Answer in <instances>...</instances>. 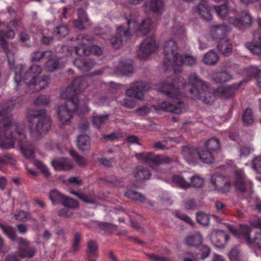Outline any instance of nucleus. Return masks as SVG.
Segmentation results:
<instances>
[{"label": "nucleus", "instance_id": "nucleus-1", "mask_svg": "<svg viewBox=\"0 0 261 261\" xmlns=\"http://www.w3.org/2000/svg\"><path fill=\"white\" fill-rule=\"evenodd\" d=\"M188 83L185 84L180 78L175 79L173 82L168 80L158 85V89L170 98V101H162L158 103L160 109L179 114L185 111V104L179 100L184 92L182 90H188L187 96L191 98H201L200 90L206 85L195 72L191 73L188 76Z\"/></svg>", "mask_w": 261, "mask_h": 261}, {"label": "nucleus", "instance_id": "nucleus-2", "mask_svg": "<svg viewBox=\"0 0 261 261\" xmlns=\"http://www.w3.org/2000/svg\"><path fill=\"white\" fill-rule=\"evenodd\" d=\"M8 107L0 111V148L8 149L13 148L15 141L12 132V116L9 114Z\"/></svg>", "mask_w": 261, "mask_h": 261}, {"label": "nucleus", "instance_id": "nucleus-3", "mask_svg": "<svg viewBox=\"0 0 261 261\" xmlns=\"http://www.w3.org/2000/svg\"><path fill=\"white\" fill-rule=\"evenodd\" d=\"M27 117L30 123L36 118L38 120L34 126H30L33 135L39 137L46 134L49 130L51 122L50 117L44 110L30 109L28 111Z\"/></svg>", "mask_w": 261, "mask_h": 261}, {"label": "nucleus", "instance_id": "nucleus-4", "mask_svg": "<svg viewBox=\"0 0 261 261\" xmlns=\"http://www.w3.org/2000/svg\"><path fill=\"white\" fill-rule=\"evenodd\" d=\"M66 102L59 106L57 113L59 120L63 124H69L72 118V112L74 111H88L86 106L78 105L79 100L75 98L64 99Z\"/></svg>", "mask_w": 261, "mask_h": 261}, {"label": "nucleus", "instance_id": "nucleus-5", "mask_svg": "<svg viewBox=\"0 0 261 261\" xmlns=\"http://www.w3.org/2000/svg\"><path fill=\"white\" fill-rule=\"evenodd\" d=\"M241 83H240L237 86L233 85L232 86L221 87L216 91L210 88L206 84L200 90L201 98L193 99L194 100L199 99L206 104H212L217 97L224 98L230 97L232 92L240 87Z\"/></svg>", "mask_w": 261, "mask_h": 261}, {"label": "nucleus", "instance_id": "nucleus-6", "mask_svg": "<svg viewBox=\"0 0 261 261\" xmlns=\"http://www.w3.org/2000/svg\"><path fill=\"white\" fill-rule=\"evenodd\" d=\"M41 72L40 66L37 65H32L29 72L26 74L27 79H31L29 82H25V83L29 86L32 87V91H39L45 88L49 83V78L47 76H38Z\"/></svg>", "mask_w": 261, "mask_h": 261}, {"label": "nucleus", "instance_id": "nucleus-7", "mask_svg": "<svg viewBox=\"0 0 261 261\" xmlns=\"http://www.w3.org/2000/svg\"><path fill=\"white\" fill-rule=\"evenodd\" d=\"M135 14H132L127 18L128 30L130 35L136 33L139 36L147 34L150 30L151 20L149 18L141 19Z\"/></svg>", "mask_w": 261, "mask_h": 261}, {"label": "nucleus", "instance_id": "nucleus-8", "mask_svg": "<svg viewBox=\"0 0 261 261\" xmlns=\"http://www.w3.org/2000/svg\"><path fill=\"white\" fill-rule=\"evenodd\" d=\"M93 38L92 36L85 34L79 35L76 37L78 41V46L72 47L64 45L62 49L65 53L66 56L71 55L75 53L79 56H88L90 55V50L88 48V46L91 44Z\"/></svg>", "mask_w": 261, "mask_h": 261}, {"label": "nucleus", "instance_id": "nucleus-9", "mask_svg": "<svg viewBox=\"0 0 261 261\" xmlns=\"http://www.w3.org/2000/svg\"><path fill=\"white\" fill-rule=\"evenodd\" d=\"M163 54L164 55L163 65L168 69L180 55L179 48L174 40L170 39L165 42L163 46Z\"/></svg>", "mask_w": 261, "mask_h": 261}, {"label": "nucleus", "instance_id": "nucleus-10", "mask_svg": "<svg viewBox=\"0 0 261 261\" xmlns=\"http://www.w3.org/2000/svg\"><path fill=\"white\" fill-rule=\"evenodd\" d=\"M225 226L234 236L239 238L242 237L248 244L255 242L261 248V229L260 230V233H257L255 238L251 239L250 237L251 228L246 225H241L240 227L239 231L228 224H225Z\"/></svg>", "mask_w": 261, "mask_h": 261}, {"label": "nucleus", "instance_id": "nucleus-11", "mask_svg": "<svg viewBox=\"0 0 261 261\" xmlns=\"http://www.w3.org/2000/svg\"><path fill=\"white\" fill-rule=\"evenodd\" d=\"M88 87V84L85 77H77L72 83L71 86L62 93L61 97L63 99L70 98L77 99L76 97L73 96V94L83 92Z\"/></svg>", "mask_w": 261, "mask_h": 261}, {"label": "nucleus", "instance_id": "nucleus-12", "mask_svg": "<svg viewBox=\"0 0 261 261\" xmlns=\"http://www.w3.org/2000/svg\"><path fill=\"white\" fill-rule=\"evenodd\" d=\"M135 156L138 160L148 164L151 167L170 161L168 157L155 155L151 152L136 153Z\"/></svg>", "mask_w": 261, "mask_h": 261}, {"label": "nucleus", "instance_id": "nucleus-13", "mask_svg": "<svg viewBox=\"0 0 261 261\" xmlns=\"http://www.w3.org/2000/svg\"><path fill=\"white\" fill-rule=\"evenodd\" d=\"M150 88L148 84L143 81H137L133 83L129 88L125 90V95L133 96V97L140 100H143L144 93Z\"/></svg>", "mask_w": 261, "mask_h": 261}, {"label": "nucleus", "instance_id": "nucleus-14", "mask_svg": "<svg viewBox=\"0 0 261 261\" xmlns=\"http://www.w3.org/2000/svg\"><path fill=\"white\" fill-rule=\"evenodd\" d=\"M228 21L230 24L242 30L251 26L253 23V18L249 12L245 10L240 12L239 18L231 16L229 18Z\"/></svg>", "mask_w": 261, "mask_h": 261}, {"label": "nucleus", "instance_id": "nucleus-15", "mask_svg": "<svg viewBox=\"0 0 261 261\" xmlns=\"http://www.w3.org/2000/svg\"><path fill=\"white\" fill-rule=\"evenodd\" d=\"M156 48L157 45L154 37H148L141 44L138 55L142 59H147Z\"/></svg>", "mask_w": 261, "mask_h": 261}, {"label": "nucleus", "instance_id": "nucleus-16", "mask_svg": "<svg viewBox=\"0 0 261 261\" xmlns=\"http://www.w3.org/2000/svg\"><path fill=\"white\" fill-rule=\"evenodd\" d=\"M258 30L253 34V38L251 43L246 44V47L252 53L256 54H261V18L258 17L257 19Z\"/></svg>", "mask_w": 261, "mask_h": 261}, {"label": "nucleus", "instance_id": "nucleus-17", "mask_svg": "<svg viewBox=\"0 0 261 261\" xmlns=\"http://www.w3.org/2000/svg\"><path fill=\"white\" fill-rule=\"evenodd\" d=\"M196 63V59L193 56L185 55H181L178 57V58L173 61V64L170 67H173L175 72H178L181 70V67L185 65L186 66H192Z\"/></svg>", "mask_w": 261, "mask_h": 261}, {"label": "nucleus", "instance_id": "nucleus-18", "mask_svg": "<svg viewBox=\"0 0 261 261\" xmlns=\"http://www.w3.org/2000/svg\"><path fill=\"white\" fill-rule=\"evenodd\" d=\"M17 245H19L17 256L22 257L32 258L36 253L35 249L30 247L29 242L23 238H17Z\"/></svg>", "mask_w": 261, "mask_h": 261}, {"label": "nucleus", "instance_id": "nucleus-19", "mask_svg": "<svg viewBox=\"0 0 261 261\" xmlns=\"http://www.w3.org/2000/svg\"><path fill=\"white\" fill-rule=\"evenodd\" d=\"M234 186L237 190L242 192H245L247 188H250L252 187V182L246 178L242 170L236 171Z\"/></svg>", "mask_w": 261, "mask_h": 261}, {"label": "nucleus", "instance_id": "nucleus-20", "mask_svg": "<svg viewBox=\"0 0 261 261\" xmlns=\"http://www.w3.org/2000/svg\"><path fill=\"white\" fill-rule=\"evenodd\" d=\"M19 142V147L22 154L27 158L31 159L34 157L33 147L28 146L29 145L25 139L23 132L17 131V142Z\"/></svg>", "mask_w": 261, "mask_h": 261}, {"label": "nucleus", "instance_id": "nucleus-21", "mask_svg": "<svg viewBox=\"0 0 261 261\" xmlns=\"http://www.w3.org/2000/svg\"><path fill=\"white\" fill-rule=\"evenodd\" d=\"M228 240V237L222 230H218L212 233V242L218 248H224Z\"/></svg>", "mask_w": 261, "mask_h": 261}, {"label": "nucleus", "instance_id": "nucleus-22", "mask_svg": "<svg viewBox=\"0 0 261 261\" xmlns=\"http://www.w3.org/2000/svg\"><path fill=\"white\" fill-rule=\"evenodd\" d=\"M230 28L224 24L215 25L212 27L210 31V35L214 40H221L224 38V36L228 32Z\"/></svg>", "mask_w": 261, "mask_h": 261}, {"label": "nucleus", "instance_id": "nucleus-23", "mask_svg": "<svg viewBox=\"0 0 261 261\" xmlns=\"http://www.w3.org/2000/svg\"><path fill=\"white\" fill-rule=\"evenodd\" d=\"M117 34L119 37H113L111 39V43L112 46L115 49L120 48L122 46V36L128 37L130 35L128 30H125L123 26H119L117 29Z\"/></svg>", "mask_w": 261, "mask_h": 261}, {"label": "nucleus", "instance_id": "nucleus-24", "mask_svg": "<svg viewBox=\"0 0 261 261\" xmlns=\"http://www.w3.org/2000/svg\"><path fill=\"white\" fill-rule=\"evenodd\" d=\"M164 8L165 5L162 0H149L144 3V9L147 12L162 13Z\"/></svg>", "mask_w": 261, "mask_h": 261}, {"label": "nucleus", "instance_id": "nucleus-25", "mask_svg": "<svg viewBox=\"0 0 261 261\" xmlns=\"http://www.w3.org/2000/svg\"><path fill=\"white\" fill-rule=\"evenodd\" d=\"M51 165L57 171L68 170L72 169L73 167L71 162L65 158L54 160L51 162Z\"/></svg>", "mask_w": 261, "mask_h": 261}, {"label": "nucleus", "instance_id": "nucleus-26", "mask_svg": "<svg viewBox=\"0 0 261 261\" xmlns=\"http://www.w3.org/2000/svg\"><path fill=\"white\" fill-rule=\"evenodd\" d=\"M211 182L214 186L215 190L218 192L224 193L228 192L230 190V185L229 183L226 182L224 184L223 187H221L223 182H222V178L220 176H212Z\"/></svg>", "mask_w": 261, "mask_h": 261}, {"label": "nucleus", "instance_id": "nucleus-27", "mask_svg": "<svg viewBox=\"0 0 261 261\" xmlns=\"http://www.w3.org/2000/svg\"><path fill=\"white\" fill-rule=\"evenodd\" d=\"M151 173L149 170L143 167L138 166L134 173V177L138 182H141L150 179Z\"/></svg>", "mask_w": 261, "mask_h": 261}, {"label": "nucleus", "instance_id": "nucleus-28", "mask_svg": "<svg viewBox=\"0 0 261 261\" xmlns=\"http://www.w3.org/2000/svg\"><path fill=\"white\" fill-rule=\"evenodd\" d=\"M14 36V31L10 28H7L5 30H0V43L2 47L5 50L8 49V45L6 39L13 38Z\"/></svg>", "mask_w": 261, "mask_h": 261}, {"label": "nucleus", "instance_id": "nucleus-29", "mask_svg": "<svg viewBox=\"0 0 261 261\" xmlns=\"http://www.w3.org/2000/svg\"><path fill=\"white\" fill-rule=\"evenodd\" d=\"M73 64L82 72L88 71L94 66V62L91 60L77 58L73 61Z\"/></svg>", "mask_w": 261, "mask_h": 261}, {"label": "nucleus", "instance_id": "nucleus-30", "mask_svg": "<svg viewBox=\"0 0 261 261\" xmlns=\"http://www.w3.org/2000/svg\"><path fill=\"white\" fill-rule=\"evenodd\" d=\"M196 12L198 13L204 20L209 21L212 19L210 7L204 3L199 4L195 8Z\"/></svg>", "mask_w": 261, "mask_h": 261}, {"label": "nucleus", "instance_id": "nucleus-31", "mask_svg": "<svg viewBox=\"0 0 261 261\" xmlns=\"http://www.w3.org/2000/svg\"><path fill=\"white\" fill-rule=\"evenodd\" d=\"M197 152L198 149L192 147L185 146L182 149L184 158L189 163H191L197 159Z\"/></svg>", "mask_w": 261, "mask_h": 261}, {"label": "nucleus", "instance_id": "nucleus-32", "mask_svg": "<svg viewBox=\"0 0 261 261\" xmlns=\"http://www.w3.org/2000/svg\"><path fill=\"white\" fill-rule=\"evenodd\" d=\"M197 158L203 163L206 164L213 163L214 158L212 153L203 148L198 149Z\"/></svg>", "mask_w": 261, "mask_h": 261}, {"label": "nucleus", "instance_id": "nucleus-33", "mask_svg": "<svg viewBox=\"0 0 261 261\" xmlns=\"http://www.w3.org/2000/svg\"><path fill=\"white\" fill-rule=\"evenodd\" d=\"M79 148L82 151L88 150L90 149L91 144L89 137L86 135H81L76 140Z\"/></svg>", "mask_w": 261, "mask_h": 261}, {"label": "nucleus", "instance_id": "nucleus-34", "mask_svg": "<svg viewBox=\"0 0 261 261\" xmlns=\"http://www.w3.org/2000/svg\"><path fill=\"white\" fill-rule=\"evenodd\" d=\"M219 50L225 56H228L231 52V44L226 38H222L218 43Z\"/></svg>", "mask_w": 261, "mask_h": 261}, {"label": "nucleus", "instance_id": "nucleus-35", "mask_svg": "<svg viewBox=\"0 0 261 261\" xmlns=\"http://www.w3.org/2000/svg\"><path fill=\"white\" fill-rule=\"evenodd\" d=\"M77 14L78 19L73 21L74 25L79 29H84V23L88 21L87 15L82 9H79Z\"/></svg>", "mask_w": 261, "mask_h": 261}, {"label": "nucleus", "instance_id": "nucleus-36", "mask_svg": "<svg viewBox=\"0 0 261 261\" xmlns=\"http://www.w3.org/2000/svg\"><path fill=\"white\" fill-rule=\"evenodd\" d=\"M211 77L216 83L226 82L231 79V76L226 72H219L213 73Z\"/></svg>", "mask_w": 261, "mask_h": 261}, {"label": "nucleus", "instance_id": "nucleus-37", "mask_svg": "<svg viewBox=\"0 0 261 261\" xmlns=\"http://www.w3.org/2000/svg\"><path fill=\"white\" fill-rule=\"evenodd\" d=\"M202 237L201 234L197 232L189 236L186 239V244L189 246H197L201 244Z\"/></svg>", "mask_w": 261, "mask_h": 261}, {"label": "nucleus", "instance_id": "nucleus-38", "mask_svg": "<svg viewBox=\"0 0 261 261\" xmlns=\"http://www.w3.org/2000/svg\"><path fill=\"white\" fill-rule=\"evenodd\" d=\"M218 60L219 57L217 54L212 50L205 54L203 62L206 64L213 65L218 62Z\"/></svg>", "mask_w": 261, "mask_h": 261}, {"label": "nucleus", "instance_id": "nucleus-39", "mask_svg": "<svg viewBox=\"0 0 261 261\" xmlns=\"http://www.w3.org/2000/svg\"><path fill=\"white\" fill-rule=\"evenodd\" d=\"M245 72L247 75L255 77L258 87L261 88V70L258 69L256 67L251 66L246 69Z\"/></svg>", "mask_w": 261, "mask_h": 261}, {"label": "nucleus", "instance_id": "nucleus-40", "mask_svg": "<svg viewBox=\"0 0 261 261\" xmlns=\"http://www.w3.org/2000/svg\"><path fill=\"white\" fill-rule=\"evenodd\" d=\"M133 72V67L132 61H128L126 63L122 62L119 64L118 72L120 74L128 75Z\"/></svg>", "mask_w": 261, "mask_h": 261}, {"label": "nucleus", "instance_id": "nucleus-41", "mask_svg": "<svg viewBox=\"0 0 261 261\" xmlns=\"http://www.w3.org/2000/svg\"><path fill=\"white\" fill-rule=\"evenodd\" d=\"M70 193L74 195L80 199L82 201L87 203H94L96 199L94 195L92 193L88 194H78L75 192L70 191Z\"/></svg>", "mask_w": 261, "mask_h": 261}, {"label": "nucleus", "instance_id": "nucleus-42", "mask_svg": "<svg viewBox=\"0 0 261 261\" xmlns=\"http://www.w3.org/2000/svg\"><path fill=\"white\" fill-rule=\"evenodd\" d=\"M172 33L176 38L181 41H184L186 38V32L183 25H174Z\"/></svg>", "mask_w": 261, "mask_h": 261}, {"label": "nucleus", "instance_id": "nucleus-43", "mask_svg": "<svg viewBox=\"0 0 261 261\" xmlns=\"http://www.w3.org/2000/svg\"><path fill=\"white\" fill-rule=\"evenodd\" d=\"M172 182L175 186L183 189H187L191 187V184L189 182L186 181L182 177L178 175L173 176L172 179Z\"/></svg>", "mask_w": 261, "mask_h": 261}, {"label": "nucleus", "instance_id": "nucleus-44", "mask_svg": "<svg viewBox=\"0 0 261 261\" xmlns=\"http://www.w3.org/2000/svg\"><path fill=\"white\" fill-rule=\"evenodd\" d=\"M214 9L218 16L222 19H225L228 15L229 10L226 4L220 6H215Z\"/></svg>", "mask_w": 261, "mask_h": 261}, {"label": "nucleus", "instance_id": "nucleus-45", "mask_svg": "<svg viewBox=\"0 0 261 261\" xmlns=\"http://www.w3.org/2000/svg\"><path fill=\"white\" fill-rule=\"evenodd\" d=\"M51 57L52 53L50 51H35L32 54L31 59L33 61H39L42 59H49Z\"/></svg>", "mask_w": 261, "mask_h": 261}, {"label": "nucleus", "instance_id": "nucleus-46", "mask_svg": "<svg viewBox=\"0 0 261 261\" xmlns=\"http://www.w3.org/2000/svg\"><path fill=\"white\" fill-rule=\"evenodd\" d=\"M9 66L14 69V81L16 83V68H15V55L11 51H7L6 53Z\"/></svg>", "mask_w": 261, "mask_h": 261}, {"label": "nucleus", "instance_id": "nucleus-47", "mask_svg": "<svg viewBox=\"0 0 261 261\" xmlns=\"http://www.w3.org/2000/svg\"><path fill=\"white\" fill-rule=\"evenodd\" d=\"M125 195L133 200L141 202H143L145 200V197L142 194L134 190H127L125 193Z\"/></svg>", "mask_w": 261, "mask_h": 261}, {"label": "nucleus", "instance_id": "nucleus-48", "mask_svg": "<svg viewBox=\"0 0 261 261\" xmlns=\"http://www.w3.org/2000/svg\"><path fill=\"white\" fill-rule=\"evenodd\" d=\"M205 145L206 148L209 149V151H216L220 148V143L218 139L213 138L207 141Z\"/></svg>", "mask_w": 261, "mask_h": 261}, {"label": "nucleus", "instance_id": "nucleus-49", "mask_svg": "<svg viewBox=\"0 0 261 261\" xmlns=\"http://www.w3.org/2000/svg\"><path fill=\"white\" fill-rule=\"evenodd\" d=\"M108 115L94 116L92 119L93 125L95 127L98 128L108 119Z\"/></svg>", "mask_w": 261, "mask_h": 261}, {"label": "nucleus", "instance_id": "nucleus-50", "mask_svg": "<svg viewBox=\"0 0 261 261\" xmlns=\"http://www.w3.org/2000/svg\"><path fill=\"white\" fill-rule=\"evenodd\" d=\"M62 64L55 59L49 60L45 64V67L48 71H53L62 66Z\"/></svg>", "mask_w": 261, "mask_h": 261}, {"label": "nucleus", "instance_id": "nucleus-51", "mask_svg": "<svg viewBox=\"0 0 261 261\" xmlns=\"http://www.w3.org/2000/svg\"><path fill=\"white\" fill-rule=\"evenodd\" d=\"M126 97L120 101V104L128 109H134L136 106V101L132 97L133 96L126 95Z\"/></svg>", "mask_w": 261, "mask_h": 261}, {"label": "nucleus", "instance_id": "nucleus-52", "mask_svg": "<svg viewBox=\"0 0 261 261\" xmlns=\"http://www.w3.org/2000/svg\"><path fill=\"white\" fill-rule=\"evenodd\" d=\"M64 196V195L56 190L51 191L49 193V198L53 204L62 202Z\"/></svg>", "mask_w": 261, "mask_h": 261}, {"label": "nucleus", "instance_id": "nucleus-53", "mask_svg": "<svg viewBox=\"0 0 261 261\" xmlns=\"http://www.w3.org/2000/svg\"><path fill=\"white\" fill-rule=\"evenodd\" d=\"M15 160L8 154L0 155V170H3V167L8 164H13Z\"/></svg>", "mask_w": 261, "mask_h": 261}, {"label": "nucleus", "instance_id": "nucleus-54", "mask_svg": "<svg viewBox=\"0 0 261 261\" xmlns=\"http://www.w3.org/2000/svg\"><path fill=\"white\" fill-rule=\"evenodd\" d=\"M191 187L200 188L204 185V179L199 175H194L190 178Z\"/></svg>", "mask_w": 261, "mask_h": 261}, {"label": "nucleus", "instance_id": "nucleus-55", "mask_svg": "<svg viewBox=\"0 0 261 261\" xmlns=\"http://www.w3.org/2000/svg\"><path fill=\"white\" fill-rule=\"evenodd\" d=\"M243 122L245 125H248L251 124L253 122L252 112L250 109H247L243 116Z\"/></svg>", "mask_w": 261, "mask_h": 261}, {"label": "nucleus", "instance_id": "nucleus-56", "mask_svg": "<svg viewBox=\"0 0 261 261\" xmlns=\"http://www.w3.org/2000/svg\"><path fill=\"white\" fill-rule=\"evenodd\" d=\"M61 203L64 206L69 208H75L79 206L78 203L76 201L66 196H64Z\"/></svg>", "mask_w": 261, "mask_h": 261}, {"label": "nucleus", "instance_id": "nucleus-57", "mask_svg": "<svg viewBox=\"0 0 261 261\" xmlns=\"http://www.w3.org/2000/svg\"><path fill=\"white\" fill-rule=\"evenodd\" d=\"M33 164L37 168L40 170L45 176L49 177L50 176V173L48 168L41 162L35 160L33 161Z\"/></svg>", "mask_w": 261, "mask_h": 261}, {"label": "nucleus", "instance_id": "nucleus-58", "mask_svg": "<svg viewBox=\"0 0 261 261\" xmlns=\"http://www.w3.org/2000/svg\"><path fill=\"white\" fill-rule=\"evenodd\" d=\"M0 228L3 230L6 235H7L10 239H14L15 234L13 227L4 225L0 223Z\"/></svg>", "mask_w": 261, "mask_h": 261}, {"label": "nucleus", "instance_id": "nucleus-59", "mask_svg": "<svg viewBox=\"0 0 261 261\" xmlns=\"http://www.w3.org/2000/svg\"><path fill=\"white\" fill-rule=\"evenodd\" d=\"M196 218L197 222L203 225H207L210 222V218L208 215L202 212L197 214Z\"/></svg>", "mask_w": 261, "mask_h": 261}, {"label": "nucleus", "instance_id": "nucleus-60", "mask_svg": "<svg viewBox=\"0 0 261 261\" xmlns=\"http://www.w3.org/2000/svg\"><path fill=\"white\" fill-rule=\"evenodd\" d=\"M70 154L74 158L79 166L85 167L86 165V161L83 157L78 155L73 150L70 151Z\"/></svg>", "mask_w": 261, "mask_h": 261}, {"label": "nucleus", "instance_id": "nucleus-61", "mask_svg": "<svg viewBox=\"0 0 261 261\" xmlns=\"http://www.w3.org/2000/svg\"><path fill=\"white\" fill-rule=\"evenodd\" d=\"M50 101L48 96L42 95L38 97L34 100V103L36 105L44 106L47 105Z\"/></svg>", "mask_w": 261, "mask_h": 261}, {"label": "nucleus", "instance_id": "nucleus-62", "mask_svg": "<svg viewBox=\"0 0 261 261\" xmlns=\"http://www.w3.org/2000/svg\"><path fill=\"white\" fill-rule=\"evenodd\" d=\"M98 247L96 243L93 241H90L88 243V253L90 256H95Z\"/></svg>", "mask_w": 261, "mask_h": 261}, {"label": "nucleus", "instance_id": "nucleus-63", "mask_svg": "<svg viewBox=\"0 0 261 261\" xmlns=\"http://www.w3.org/2000/svg\"><path fill=\"white\" fill-rule=\"evenodd\" d=\"M81 240V236L79 233H76L74 236V241L72 246V250L74 252L78 250L80 246V242Z\"/></svg>", "mask_w": 261, "mask_h": 261}, {"label": "nucleus", "instance_id": "nucleus-64", "mask_svg": "<svg viewBox=\"0 0 261 261\" xmlns=\"http://www.w3.org/2000/svg\"><path fill=\"white\" fill-rule=\"evenodd\" d=\"M41 39L45 44H48L53 39L51 33L48 31H43L41 33Z\"/></svg>", "mask_w": 261, "mask_h": 261}]
</instances>
